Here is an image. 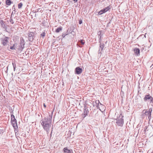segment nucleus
<instances>
[{"label": "nucleus", "mask_w": 153, "mask_h": 153, "mask_svg": "<svg viewBox=\"0 0 153 153\" xmlns=\"http://www.w3.org/2000/svg\"><path fill=\"white\" fill-rule=\"evenodd\" d=\"M146 33H145V34L144 35V36L145 38L146 37Z\"/></svg>", "instance_id": "43"}, {"label": "nucleus", "mask_w": 153, "mask_h": 153, "mask_svg": "<svg viewBox=\"0 0 153 153\" xmlns=\"http://www.w3.org/2000/svg\"><path fill=\"white\" fill-rule=\"evenodd\" d=\"M102 36H98V38H99V42L100 43H101V38Z\"/></svg>", "instance_id": "30"}, {"label": "nucleus", "mask_w": 153, "mask_h": 153, "mask_svg": "<svg viewBox=\"0 0 153 153\" xmlns=\"http://www.w3.org/2000/svg\"><path fill=\"white\" fill-rule=\"evenodd\" d=\"M121 116V118H123L124 117V116L123 115L122 113H120V117Z\"/></svg>", "instance_id": "36"}, {"label": "nucleus", "mask_w": 153, "mask_h": 153, "mask_svg": "<svg viewBox=\"0 0 153 153\" xmlns=\"http://www.w3.org/2000/svg\"><path fill=\"white\" fill-rule=\"evenodd\" d=\"M52 129H53V128H52ZM52 132V131H51V134H50V137H51Z\"/></svg>", "instance_id": "39"}, {"label": "nucleus", "mask_w": 153, "mask_h": 153, "mask_svg": "<svg viewBox=\"0 0 153 153\" xmlns=\"http://www.w3.org/2000/svg\"><path fill=\"white\" fill-rule=\"evenodd\" d=\"M0 47H1V46H0Z\"/></svg>", "instance_id": "48"}, {"label": "nucleus", "mask_w": 153, "mask_h": 153, "mask_svg": "<svg viewBox=\"0 0 153 153\" xmlns=\"http://www.w3.org/2000/svg\"><path fill=\"white\" fill-rule=\"evenodd\" d=\"M144 128V131L145 132H146L147 131V126H146L145 128Z\"/></svg>", "instance_id": "32"}, {"label": "nucleus", "mask_w": 153, "mask_h": 153, "mask_svg": "<svg viewBox=\"0 0 153 153\" xmlns=\"http://www.w3.org/2000/svg\"><path fill=\"white\" fill-rule=\"evenodd\" d=\"M1 2L0 1V4H1Z\"/></svg>", "instance_id": "44"}, {"label": "nucleus", "mask_w": 153, "mask_h": 153, "mask_svg": "<svg viewBox=\"0 0 153 153\" xmlns=\"http://www.w3.org/2000/svg\"><path fill=\"white\" fill-rule=\"evenodd\" d=\"M23 4L21 2L18 4V8L19 9H20L22 8Z\"/></svg>", "instance_id": "24"}, {"label": "nucleus", "mask_w": 153, "mask_h": 153, "mask_svg": "<svg viewBox=\"0 0 153 153\" xmlns=\"http://www.w3.org/2000/svg\"><path fill=\"white\" fill-rule=\"evenodd\" d=\"M52 122V117H46L41 121V124H47L51 125Z\"/></svg>", "instance_id": "2"}, {"label": "nucleus", "mask_w": 153, "mask_h": 153, "mask_svg": "<svg viewBox=\"0 0 153 153\" xmlns=\"http://www.w3.org/2000/svg\"><path fill=\"white\" fill-rule=\"evenodd\" d=\"M45 32H43L40 35V37H42L43 38L45 36Z\"/></svg>", "instance_id": "23"}, {"label": "nucleus", "mask_w": 153, "mask_h": 153, "mask_svg": "<svg viewBox=\"0 0 153 153\" xmlns=\"http://www.w3.org/2000/svg\"><path fill=\"white\" fill-rule=\"evenodd\" d=\"M145 111L144 114L145 115L147 116L149 120H150L151 119V113L152 111V108H150L148 110H144L143 111V112Z\"/></svg>", "instance_id": "5"}, {"label": "nucleus", "mask_w": 153, "mask_h": 153, "mask_svg": "<svg viewBox=\"0 0 153 153\" xmlns=\"http://www.w3.org/2000/svg\"><path fill=\"white\" fill-rule=\"evenodd\" d=\"M88 112L89 111L86 105H84L83 108V112L82 114L83 118H84L87 115L88 113Z\"/></svg>", "instance_id": "8"}, {"label": "nucleus", "mask_w": 153, "mask_h": 153, "mask_svg": "<svg viewBox=\"0 0 153 153\" xmlns=\"http://www.w3.org/2000/svg\"><path fill=\"white\" fill-rule=\"evenodd\" d=\"M25 42L24 39L22 38H20V48H21V49L22 50L24 48Z\"/></svg>", "instance_id": "12"}, {"label": "nucleus", "mask_w": 153, "mask_h": 153, "mask_svg": "<svg viewBox=\"0 0 153 153\" xmlns=\"http://www.w3.org/2000/svg\"><path fill=\"white\" fill-rule=\"evenodd\" d=\"M16 120L15 119H11V122L12 123L15 122L16 123Z\"/></svg>", "instance_id": "27"}, {"label": "nucleus", "mask_w": 153, "mask_h": 153, "mask_svg": "<svg viewBox=\"0 0 153 153\" xmlns=\"http://www.w3.org/2000/svg\"><path fill=\"white\" fill-rule=\"evenodd\" d=\"M12 125L13 127H14V129H15L16 128H18V126L17 124V122L13 123H12Z\"/></svg>", "instance_id": "18"}, {"label": "nucleus", "mask_w": 153, "mask_h": 153, "mask_svg": "<svg viewBox=\"0 0 153 153\" xmlns=\"http://www.w3.org/2000/svg\"><path fill=\"white\" fill-rule=\"evenodd\" d=\"M50 128H48L47 130H45L47 132V134H48L49 133V129Z\"/></svg>", "instance_id": "34"}, {"label": "nucleus", "mask_w": 153, "mask_h": 153, "mask_svg": "<svg viewBox=\"0 0 153 153\" xmlns=\"http://www.w3.org/2000/svg\"><path fill=\"white\" fill-rule=\"evenodd\" d=\"M13 12H12V13H11V15H12H12H13Z\"/></svg>", "instance_id": "42"}, {"label": "nucleus", "mask_w": 153, "mask_h": 153, "mask_svg": "<svg viewBox=\"0 0 153 153\" xmlns=\"http://www.w3.org/2000/svg\"><path fill=\"white\" fill-rule=\"evenodd\" d=\"M12 9L13 10V11H14V13H15V6L14 5L12 7Z\"/></svg>", "instance_id": "31"}, {"label": "nucleus", "mask_w": 153, "mask_h": 153, "mask_svg": "<svg viewBox=\"0 0 153 153\" xmlns=\"http://www.w3.org/2000/svg\"><path fill=\"white\" fill-rule=\"evenodd\" d=\"M78 0H73L74 1V2H76Z\"/></svg>", "instance_id": "41"}, {"label": "nucleus", "mask_w": 153, "mask_h": 153, "mask_svg": "<svg viewBox=\"0 0 153 153\" xmlns=\"http://www.w3.org/2000/svg\"><path fill=\"white\" fill-rule=\"evenodd\" d=\"M36 33L35 31L34 32H29L28 33V39L31 42H32L35 37V35Z\"/></svg>", "instance_id": "4"}, {"label": "nucleus", "mask_w": 153, "mask_h": 153, "mask_svg": "<svg viewBox=\"0 0 153 153\" xmlns=\"http://www.w3.org/2000/svg\"><path fill=\"white\" fill-rule=\"evenodd\" d=\"M143 100L145 102H146L147 101H150V104L152 105H153V98L152 97L150 96L149 94H148L145 96L143 98Z\"/></svg>", "instance_id": "3"}, {"label": "nucleus", "mask_w": 153, "mask_h": 153, "mask_svg": "<svg viewBox=\"0 0 153 153\" xmlns=\"http://www.w3.org/2000/svg\"><path fill=\"white\" fill-rule=\"evenodd\" d=\"M105 45V44L103 43H100V46L99 47V50L98 51V54H100V55L101 54V51H102L103 48Z\"/></svg>", "instance_id": "10"}, {"label": "nucleus", "mask_w": 153, "mask_h": 153, "mask_svg": "<svg viewBox=\"0 0 153 153\" xmlns=\"http://www.w3.org/2000/svg\"><path fill=\"white\" fill-rule=\"evenodd\" d=\"M110 9L111 7L110 6H107L106 7H105V8L103 9H102L101 10H100L98 12V14L99 15H102V14L106 12Z\"/></svg>", "instance_id": "7"}, {"label": "nucleus", "mask_w": 153, "mask_h": 153, "mask_svg": "<svg viewBox=\"0 0 153 153\" xmlns=\"http://www.w3.org/2000/svg\"><path fill=\"white\" fill-rule=\"evenodd\" d=\"M43 106H44L45 108V107H46V105H45V103H44V104H43Z\"/></svg>", "instance_id": "40"}, {"label": "nucleus", "mask_w": 153, "mask_h": 153, "mask_svg": "<svg viewBox=\"0 0 153 153\" xmlns=\"http://www.w3.org/2000/svg\"><path fill=\"white\" fill-rule=\"evenodd\" d=\"M68 0V1H69V0Z\"/></svg>", "instance_id": "47"}, {"label": "nucleus", "mask_w": 153, "mask_h": 153, "mask_svg": "<svg viewBox=\"0 0 153 153\" xmlns=\"http://www.w3.org/2000/svg\"><path fill=\"white\" fill-rule=\"evenodd\" d=\"M70 33H71L72 34H73V35H74V34H75L74 32L73 31H72L71 32H70Z\"/></svg>", "instance_id": "38"}, {"label": "nucleus", "mask_w": 153, "mask_h": 153, "mask_svg": "<svg viewBox=\"0 0 153 153\" xmlns=\"http://www.w3.org/2000/svg\"><path fill=\"white\" fill-rule=\"evenodd\" d=\"M100 106L101 108H104L105 107V106L104 105L102 104H100Z\"/></svg>", "instance_id": "35"}, {"label": "nucleus", "mask_w": 153, "mask_h": 153, "mask_svg": "<svg viewBox=\"0 0 153 153\" xmlns=\"http://www.w3.org/2000/svg\"><path fill=\"white\" fill-rule=\"evenodd\" d=\"M41 124L44 130H47L48 129V128H50V126L51 125L50 124Z\"/></svg>", "instance_id": "14"}, {"label": "nucleus", "mask_w": 153, "mask_h": 153, "mask_svg": "<svg viewBox=\"0 0 153 153\" xmlns=\"http://www.w3.org/2000/svg\"><path fill=\"white\" fill-rule=\"evenodd\" d=\"M12 3L10 0H6V4L8 6L10 5Z\"/></svg>", "instance_id": "20"}, {"label": "nucleus", "mask_w": 153, "mask_h": 153, "mask_svg": "<svg viewBox=\"0 0 153 153\" xmlns=\"http://www.w3.org/2000/svg\"><path fill=\"white\" fill-rule=\"evenodd\" d=\"M95 103L96 104V106L98 109H99L101 111L100 109V104H101L100 103L99 100H96L95 101Z\"/></svg>", "instance_id": "15"}, {"label": "nucleus", "mask_w": 153, "mask_h": 153, "mask_svg": "<svg viewBox=\"0 0 153 153\" xmlns=\"http://www.w3.org/2000/svg\"><path fill=\"white\" fill-rule=\"evenodd\" d=\"M101 31H99L98 32L97 34L98 35V36H102V35H101Z\"/></svg>", "instance_id": "28"}, {"label": "nucleus", "mask_w": 153, "mask_h": 153, "mask_svg": "<svg viewBox=\"0 0 153 153\" xmlns=\"http://www.w3.org/2000/svg\"><path fill=\"white\" fill-rule=\"evenodd\" d=\"M10 49L13 50L15 49V44H14L13 46H10Z\"/></svg>", "instance_id": "26"}, {"label": "nucleus", "mask_w": 153, "mask_h": 153, "mask_svg": "<svg viewBox=\"0 0 153 153\" xmlns=\"http://www.w3.org/2000/svg\"><path fill=\"white\" fill-rule=\"evenodd\" d=\"M82 68L79 67H77L75 69L74 73L75 74H79L82 73Z\"/></svg>", "instance_id": "9"}, {"label": "nucleus", "mask_w": 153, "mask_h": 153, "mask_svg": "<svg viewBox=\"0 0 153 153\" xmlns=\"http://www.w3.org/2000/svg\"><path fill=\"white\" fill-rule=\"evenodd\" d=\"M10 37L4 35L0 38V43L3 48H7L8 49Z\"/></svg>", "instance_id": "1"}, {"label": "nucleus", "mask_w": 153, "mask_h": 153, "mask_svg": "<svg viewBox=\"0 0 153 153\" xmlns=\"http://www.w3.org/2000/svg\"><path fill=\"white\" fill-rule=\"evenodd\" d=\"M80 43L82 45H84L85 44V42H83V40H81L80 41Z\"/></svg>", "instance_id": "29"}, {"label": "nucleus", "mask_w": 153, "mask_h": 153, "mask_svg": "<svg viewBox=\"0 0 153 153\" xmlns=\"http://www.w3.org/2000/svg\"><path fill=\"white\" fill-rule=\"evenodd\" d=\"M0 23H1V27L3 28H5V25L3 20H1L0 21Z\"/></svg>", "instance_id": "17"}, {"label": "nucleus", "mask_w": 153, "mask_h": 153, "mask_svg": "<svg viewBox=\"0 0 153 153\" xmlns=\"http://www.w3.org/2000/svg\"><path fill=\"white\" fill-rule=\"evenodd\" d=\"M10 23L12 24H13L14 23V21L13 19L12 16V15H11L10 17Z\"/></svg>", "instance_id": "21"}, {"label": "nucleus", "mask_w": 153, "mask_h": 153, "mask_svg": "<svg viewBox=\"0 0 153 153\" xmlns=\"http://www.w3.org/2000/svg\"><path fill=\"white\" fill-rule=\"evenodd\" d=\"M70 33V32H68V30H67L65 33H62V36L64 38L66 35L69 34Z\"/></svg>", "instance_id": "16"}, {"label": "nucleus", "mask_w": 153, "mask_h": 153, "mask_svg": "<svg viewBox=\"0 0 153 153\" xmlns=\"http://www.w3.org/2000/svg\"><path fill=\"white\" fill-rule=\"evenodd\" d=\"M12 64L13 68L14 71H15L16 68V64L14 61H12Z\"/></svg>", "instance_id": "22"}, {"label": "nucleus", "mask_w": 153, "mask_h": 153, "mask_svg": "<svg viewBox=\"0 0 153 153\" xmlns=\"http://www.w3.org/2000/svg\"><path fill=\"white\" fill-rule=\"evenodd\" d=\"M133 51H134V52L135 54L137 56H140V50L139 48H135L134 49Z\"/></svg>", "instance_id": "13"}, {"label": "nucleus", "mask_w": 153, "mask_h": 153, "mask_svg": "<svg viewBox=\"0 0 153 153\" xmlns=\"http://www.w3.org/2000/svg\"><path fill=\"white\" fill-rule=\"evenodd\" d=\"M151 153H153V152H152Z\"/></svg>", "instance_id": "46"}, {"label": "nucleus", "mask_w": 153, "mask_h": 153, "mask_svg": "<svg viewBox=\"0 0 153 153\" xmlns=\"http://www.w3.org/2000/svg\"><path fill=\"white\" fill-rule=\"evenodd\" d=\"M9 110L10 111V114L11 115H13V111L12 110V108H9Z\"/></svg>", "instance_id": "25"}, {"label": "nucleus", "mask_w": 153, "mask_h": 153, "mask_svg": "<svg viewBox=\"0 0 153 153\" xmlns=\"http://www.w3.org/2000/svg\"><path fill=\"white\" fill-rule=\"evenodd\" d=\"M79 24H81L82 23V20H79Z\"/></svg>", "instance_id": "37"}, {"label": "nucleus", "mask_w": 153, "mask_h": 153, "mask_svg": "<svg viewBox=\"0 0 153 153\" xmlns=\"http://www.w3.org/2000/svg\"><path fill=\"white\" fill-rule=\"evenodd\" d=\"M63 151L64 153H73L72 149H68V147L64 148L63 149Z\"/></svg>", "instance_id": "11"}, {"label": "nucleus", "mask_w": 153, "mask_h": 153, "mask_svg": "<svg viewBox=\"0 0 153 153\" xmlns=\"http://www.w3.org/2000/svg\"><path fill=\"white\" fill-rule=\"evenodd\" d=\"M79 47H81L80 46H79Z\"/></svg>", "instance_id": "45"}, {"label": "nucleus", "mask_w": 153, "mask_h": 153, "mask_svg": "<svg viewBox=\"0 0 153 153\" xmlns=\"http://www.w3.org/2000/svg\"><path fill=\"white\" fill-rule=\"evenodd\" d=\"M11 119H15V117L13 115H11Z\"/></svg>", "instance_id": "33"}, {"label": "nucleus", "mask_w": 153, "mask_h": 153, "mask_svg": "<svg viewBox=\"0 0 153 153\" xmlns=\"http://www.w3.org/2000/svg\"><path fill=\"white\" fill-rule=\"evenodd\" d=\"M62 27H58L56 30L55 32L56 33H58L60 31H61L62 30Z\"/></svg>", "instance_id": "19"}, {"label": "nucleus", "mask_w": 153, "mask_h": 153, "mask_svg": "<svg viewBox=\"0 0 153 153\" xmlns=\"http://www.w3.org/2000/svg\"><path fill=\"white\" fill-rule=\"evenodd\" d=\"M116 123L119 126L122 127L124 123V119L123 118H121L119 119H116Z\"/></svg>", "instance_id": "6"}]
</instances>
